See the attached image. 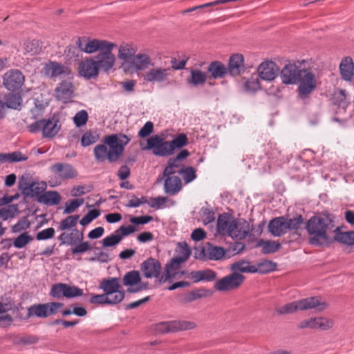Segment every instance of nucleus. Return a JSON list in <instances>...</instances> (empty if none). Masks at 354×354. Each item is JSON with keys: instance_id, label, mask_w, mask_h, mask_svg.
<instances>
[{"instance_id": "f257e3e1", "label": "nucleus", "mask_w": 354, "mask_h": 354, "mask_svg": "<svg viewBox=\"0 0 354 354\" xmlns=\"http://www.w3.org/2000/svg\"><path fill=\"white\" fill-rule=\"evenodd\" d=\"M76 44L80 49L88 54L99 51L93 59L99 71L108 73L115 65V57L112 50L116 45L106 40L93 39L88 40L86 37L78 38Z\"/></svg>"}, {"instance_id": "f03ea898", "label": "nucleus", "mask_w": 354, "mask_h": 354, "mask_svg": "<svg viewBox=\"0 0 354 354\" xmlns=\"http://www.w3.org/2000/svg\"><path fill=\"white\" fill-rule=\"evenodd\" d=\"M130 142V138L124 134H111L104 138L102 144L97 145L93 149L95 158L98 162L108 160L116 162L122 155L124 146Z\"/></svg>"}, {"instance_id": "7ed1b4c3", "label": "nucleus", "mask_w": 354, "mask_h": 354, "mask_svg": "<svg viewBox=\"0 0 354 354\" xmlns=\"http://www.w3.org/2000/svg\"><path fill=\"white\" fill-rule=\"evenodd\" d=\"M330 215L313 216L306 223L308 243L315 246L328 245L331 242L328 232L334 227Z\"/></svg>"}, {"instance_id": "20e7f679", "label": "nucleus", "mask_w": 354, "mask_h": 354, "mask_svg": "<svg viewBox=\"0 0 354 354\" xmlns=\"http://www.w3.org/2000/svg\"><path fill=\"white\" fill-rule=\"evenodd\" d=\"M120 279L111 277L103 279L100 284V288L103 294L91 295L89 302L94 305H115L120 303L125 296V292L121 290Z\"/></svg>"}, {"instance_id": "39448f33", "label": "nucleus", "mask_w": 354, "mask_h": 354, "mask_svg": "<svg viewBox=\"0 0 354 354\" xmlns=\"http://www.w3.org/2000/svg\"><path fill=\"white\" fill-rule=\"evenodd\" d=\"M60 245H67L74 246L71 248L73 254H83L91 250V245L88 241H83L84 234L74 228L70 232H62L59 236Z\"/></svg>"}, {"instance_id": "423d86ee", "label": "nucleus", "mask_w": 354, "mask_h": 354, "mask_svg": "<svg viewBox=\"0 0 354 354\" xmlns=\"http://www.w3.org/2000/svg\"><path fill=\"white\" fill-rule=\"evenodd\" d=\"M142 150H150L152 153L158 157H169L174 155L173 148L169 141L165 140L164 137L159 135H154L147 140V145L142 147Z\"/></svg>"}, {"instance_id": "0eeeda50", "label": "nucleus", "mask_w": 354, "mask_h": 354, "mask_svg": "<svg viewBox=\"0 0 354 354\" xmlns=\"http://www.w3.org/2000/svg\"><path fill=\"white\" fill-rule=\"evenodd\" d=\"M60 127L58 118L52 117L48 120L43 119L33 122L28 126V129L31 133L41 131L45 138H53L57 134Z\"/></svg>"}, {"instance_id": "6e6552de", "label": "nucleus", "mask_w": 354, "mask_h": 354, "mask_svg": "<svg viewBox=\"0 0 354 354\" xmlns=\"http://www.w3.org/2000/svg\"><path fill=\"white\" fill-rule=\"evenodd\" d=\"M298 82L297 98L301 100H306L310 97L317 87L315 75L309 71L303 70Z\"/></svg>"}, {"instance_id": "1a4fd4ad", "label": "nucleus", "mask_w": 354, "mask_h": 354, "mask_svg": "<svg viewBox=\"0 0 354 354\" xmlns=\"http://www.w3.org/2000/svg\"><path fill=\"white\" fill-rule=\"evenodd\" d=\"M63 306L64 304L59 302L33 304L27 309V317L46 318L56 314Z\"/></svg>"}, {"instance_id": "9d476101", "label": "nucleus", "mask_w": 354, "mask_h": 354, "mask_svg": "<svg viewBox=\"0 0 354 354\" xmlns=\"http://www.w3.org/2000/svg\"><path fill=\"white\" fill-rule=\"evenodd\" d=\"M245 280L241 273L232 272L216 281L214 288L219 292H229L239 288Z\"/></svg>"}, {"instance_id": "9b49d317", "label": "nucleus", "mask_w": 354, "mask_h": 354, "mask_svg": "<svg viewBox=\"0 0 354 354\" xmlns=\"http://www.w3.org/2000/svg\"><path fill=\"white\" fill-rule=\"evenodd\" d=\"M49 295L56 299H59L62 297L74 298L82 296L83 290L67 283H58L52 286Z\"/></svg>"}, {"instance_id": "f8f14e48", "label": "nucleus", "mask_w": 354, "mask_h": 354, "mask_svg": "<svg viewBox=\"0 0 354 354\" xmlns=\"http://www.w3.org/2000/svg\"><path fill=\"white\" fill-rule=\"evenodd\" d=\"M45 75L51 79H73L71 70L66 66L57 62L50 61L44 65Z\"/></svg>"}, {"instance_id": "ddd939ff", "label": "nucleus", "mask_w": 354, "mask_h": 354, "mask_svg": "<svg viewBox=\"0 0 354 354\" xmlns=\"http://www.w3.org/2000/svg\"><path fill=\"white\" fill-rule=\"evenodd\" d=\"M196 324L190 321L174 320L160 322L156 324V330L160 333L176 332L178 330H189L194 328Z\"/></svg>"}, {"instance_id": "4468645a", "label": "nucleus", "mask_w": 354, "mask_h": 354, "mask_svg": "<svg viewBox=\"0 0 354 354\" xmlns=\"http://www.w3.org/2000/svg\"><path fill=\"white\" fill-rule=\"evenodd\" d=\"M334 326V321L326 317H316L301 321L297 327L300 329L327 330Z\"/></svg>"}, {"instance_id": "2eb2a0df", "label": "nucleus", "mask_w": 354, "mask_h": 354, "mask_svg": "<svg viewBox=\"0 0 354 354\" xmlns=\"http://www.w3.org/2000/svg\"><path fill=\"white\" fill-rule=\"evenodd\" d=\"M190 155L187 149L180 151L175 157L170 158L163 171V176H172L175 174H180L184 167V160Z\"/></svg>"}, {"instance_id": "dca6fc26", "label": "nucleus", "mask_w": 354, "mask_h": 354, "mask_svg": "<svg viewBox=\"0 0 354 354\" xmlns=\"http://www.w3.org/2000/svg\"><path fill=\"white\" fill-rule=\"evenodd\" d=\"M123 284L128 287L127 292L130 293L138 292L147 288L148 283H142L140 272L132 270L127 272L123 277Z\"/></svg>"}, {"instance_id": "f3484780", "label": "nucleus", "mask_w": 354, "mask_h": 354, "mask_svg": "<svg viewBox=\"0 0 354 354\" xmlns=\"http://www.w3.org/2000/svg\"><path fill=\"white\" fill-rule=\"evenodd\" d=\"M51 172L59 183L75 178L77 176V171L68 163L58 162L50 167Z\"/></svg>"}, {"instance_id": "a211bd4d", "label": "nucleus", "mask_w": 354, "mask_h": 354, "mask_svg": "<svg viewBox=\"0 0 354 354\" xmlns=\"http://www.w3.org/2000/svg\"><path fill=\"white\" fill-rule=\"evenodd\" d=\"M171 73L169 68L155 67L147 71L143 79L147 82L165 84L168 82Z\"/></svg>"}, {"instance_id": "6ab92c4d", "label": "nucleus", "mask_w": 354, "mask_h": 354, "mask_svg": "<svg viewBox=\"0 0 354 354\" xmlns=\"http://www.w3.org/2000/svg\"><path fill=\"white\" fill-rule=\"evenodd\" d=\"M5 87L12 91H17L24 84L25 77L23 73L17 69H11L7 71L3 76Z\"/></svg>"}, {"instance_id": "aec40b11", "label": "nucleus", "mask_w": 354, "mask_h": 354, "mask_svg": "<svg viewBox=\"0 0 354 354\" xmlns=\"http://www.w3.org/2000/svg\"><path fill=\"white\" fill-rule=\"evenodd\" d=\"M303 73L299 66L295 64H286L280 72L281 82L285 84H296Z\"/></svg>"}, {"instance_id": "412c9836", "label": "nucleus", "mask_w": 354, "mask_h": 354, "mask_svg": "<svg viewBox=\"0 0 354 354\" xmlns=\"http://www.w3.org/2000/svg\"><path fill=\"white\" fill-rule=\"evenodd\" d=\"M140 270L146 278H156L158 281V279L161 276L162 266L157 259L149 258L142 263Z\"/></svg>"}, {"instance_id": "4be33fe9", "label": "nucleus", "mask_w": 354, "mask_h": 354, "mask_svg": "<svg viewBox=\"0 0 354 354\" xmlns=\"http://www.w3.org/2000/svg\"><path fill=\"white\" fill-rule=\"evenodd\" d=\"M251 231V227L248 222L244 219H238L234 221L229 236L232 239L238 240L244 239Z\"/></svg>"}, {"instance_id": "5701e85b", "label": "nucleus", "mask_w": 354, "mask_h": 354, "mask_svg": "<svg viewBox=\"0 0 354 354\" xmlns=\"http://www.w3.org/2000/svg\"><path fill=\"white\" fill-rule=\"evenodd\" d=\"M71 80L72 79H66L55 88L57 98L64 103L70 102L73 97L74 86Z\"/></svg>"}, {"instance_id": "b1692460", "label": "nucleus", "mask_w": 354, "mask_h": 354, "mask_svg": "<svg viewBox=\"0 0 354 354\" xmlns=\"http://www.w3.org/2000/svg\"><path fill=\"white\" fill-rule=\"evenodd\" d=\"M300 310L315 309L321 312L328 308V304L320 297H310L299 299Z\"/></svg>"}, {"instance_id": "393cba45", "label": "nucleus", "mask_w": 354, "mask_h": 354, "mask_svg": "<svg viewBox=\"0 0 354 354\" xmlns=\"http://www.w3.org/2000/svg\"><path fill=\"white\" fill-rule=\"evenodd\" d=\"M279 67L273 62H265L261 63L257 69L259 76L266 81L274 80L279 73Z\"/></svg>"}, {"instance_id": "a878e982", "label": "nucleus", "mask_w": 354, "mask_h": 354, "mask_svg": "<svg viewBox=\"0 0 354 354\" xmlns=\"http://www.w3.org/2000/svg\"><path fill=\"white\" fill-rule=\"evenodd\" d=\"M99 72L93 58L86 59L80 63L79 73L80 75L86 79L95 77Z\"/></svg>"}, {"instance_id": "bb28decb", "label": "nucleus", "mask_w": 354, "mask_h": 354, "mask_svg": "<svg viewBox=\"0 0 354 354\" xmlns=\"http://www.w3.org/2000/svg\"><path fill=\"white\" fill-rule=\"evenodd\" d=\"M227 72L232 76L241 75L245 71L244 57L241 54L232 55L229 60Z\"/></svg>"}, {"instance_id": "cd10ccee", "label": "nucleus", "mask_w": 354, "mask_h": 354, "mask_svg": "<svg viewBox=\"0 0 354 354\" xmlns=\"http://www.w3.org/2000/svg\"><path fill=\"white\" fill-rule=\"evenodd\" d=\"M183 263L175 261V257L172 258L166 265L165 272L158 279V282L160 283L170 282L176 275L177 271Z\"/></svg>"}, {"instance_id": "c85d7f7f", "label": "nucleus", "mask_w": 354, "mask_h": 354, "mask_svg": "<svg viewBox=\"0 0 354 354\" xmlns=\"http://www.w3.org/2000/svg\"><path fill=\"white\" fill-rule=\"evenodd\" d=\"M187 278L194 283L200 281H212L216 278V273L210 269L192 271L187 275Z\"/></svg>"}, {"instance_id": "c756f323", "label": "nucleus", "mask_w": 354, "mask_h": 354, "mask_svg": "<svg viewBox=\"0 0 354 354\" xmlns=\"http://www.w3.org/2000/svg\"><path fill=\"white\" fill-rule=\"evenodd\" d=\"M165 178L164 183L165 192L173 196L178 194L182 189L181 179L178 176H163Z\"/></svg>"}, {"instance_id": "7c9ffc66", "label": "nucleus", "mask_w": 354, "mask_h": 354, "mask_svg": "<svg viewBox=\"0 0 354 354\" xmlns=\"http://www.w3.org/2000/svg\"><path fill=\"white\" fill-rule=\"evenodd\" d=\"M269 232L274 236H280L288 232L286 217L279 216L271 220L268 225Z\"/></svg>"}, {"instance_id": "2f4dec72", "label": "nucleus", "mask_w": 354, "mask_h": 354, "mask_svg": "<svg viewBox=\"0 0 354 354\" xmlns=\"http://www.w3.org/2000/svg\"><path fill=\"white\" fill-rule=\"evenodd\" d=\"M333 232L335 241L346 245H354V231L342 232L341 227H337Z\"/></svg>"}, {"instance_id": "473e14b6", "label": "nucleus", "mask_w": 354, "mask_h": 354, "mask_svg": "<svg viewBox=\"0 0 354 354\" xmlns=\"http://www.w3.org/2000/svg\"><path fill=\"white\" fill-rule=\"evenodd\" d=\"M340 74L345 81H351L353 76L354 63L350 57H346L339 64Z\"/></svg>"}, {"instance_id": "72a5a7b5", "label": "nucleus", "mask_w": 354, "mask_h": 354, "mask_svg": "<svg viewBox=\"0 0 354 354\" xmlns=\"http://www.w3.org/2000/svg\"><path fill=\"white\" fill-rule=\"evenodd\" d=\"M230 270L233 272L257 273L254 265H252L248 260L241 259L230 265Z\"/></svg>"}, {"instance_id": "f704fd0d", "label": "nucleus", "mask_w": 354, "mask_h": 354, "mask_svg": "<svg viewBox=\"0 0 354 354\" xmlns=\"http://www.w3.org/2000/svg\"><path fill=\"white\" fill-rule=\"evenodd\" d=\"M207 71L210 74L209 78H223L228 73L227 67L221 62L214 61L209 64Z\"/></svg>"}, {"instance_id": "c9c22d12", "label": "nucleus", "mask_w": 354, "mask_h": 354, "mask_svg": "<svg viewBox=\"0 0 354 354\" xmlns=\"http://www.w3.org/2000/svg\"><path fill=\"white\" fill-rule=\"evenodd\" d=\"M37 201L48 206L57 205L61 201V196L56 191H48L40 195Z\"/></svg>"}, {"instance_id": "e433bc0d", "label": "nucleus", "mask_w": 354, "mask_h": 354, "mask_svg": "<svg viewBox=\"0 0 354 354\" xmlns=\"http://www.w3.org/2000/svg\"><path fill=\"white\" fill-rule=\"evenodd\" d=\"M234 221L236 220L230 218L227 214L219 215L217 220V231L221 234L229 235Z\"/></svg>"}, {"instance_id": "4c0bfd02", "label": "nucleus", "mask_w": 354, "mask_h": 354, "mask_svg": "<svg viewBox=\"0 0 354 354\" xmlns=\"http://www.w3.org/2000/svg\"><path fill=\"white\" fill-rule=\"evenodd\" d=\"M133 64L137 71L145 70L152 64L149 55L145 53L135 55L133 57Z\"/></svg>"}, {"instance_id": "58836bf2", "label": "nucleus", "mask_w": 354, "mask_h": 354, "mask_svg": "<svg viewBox=\"0 0 354 354\" xmlns=\"http://www.w3.org/2000/svg\"><path fill=\"white\" fill-rule=\"evenodd\" d=\"M207 78L206 73L199 69H193L190 72V77L187 79V82L194 86L203 85Z\"/></svg>"}, {"instance_id": "ea45409f", "label": "nucleus", "mask_w": 354, "mask_h": 354, "mask_svg": "<svg viewBox=\"0 0 354 354\" xmlns=\"http://www.w3.org/2000/svg\"><path fill=\"white\" fill-rule=\"evenodd\" d=\"M175 261L185 262L191 255V250L186 242L178 243L176 249Z\"/></svg>"}, {"instance_id": "a19ab883", "label": "nucleus", "mask_w": 354, "mask_h": 354, "mask_svg": "<svg viewBox=\"0 0 354 354\" xmlns=\"http://www.w3.org/2000/svg\"><path fill=\"white\" fill-rule=\"evenodd\" d=\"M47 185L44 181L32 182L29 186L28 190L26 192L25 196L30 197L39 196L44 194L46 189Z\"/></svg>"}, {"instance_id": "79ce46f5", "label": "nucleus", "mask_w": 354, "mask_h": 354, "mask_svg": "<svg viewBox=\"0 0 354 354\" xmlns=\"http://www.w3.org/2000/svg\"><path fill=\"white\" fill-rule=\"evenodd\" d=\"M27 159L28 157L19 151L8 153H0V162L2 163L21 162Z\"/></svg>"}, {"instance_id": "37998d69", "label": "nucleus", "mask_w": 354, "mask_h": 354, "mask_svg": "<svg viewBox=\"0 0 354 354\" xmlns=\"http://www.w3.org/2000/svg\"><path fill=\"white\" fill-rule=\"evenodd\" d=\"M136 50V48L133 44H123L119 48L118 57L120 59L127 61L134 56Z\"/></svg>"}, {"instance_id": "c03bdc74", "label": "nucleus", "mask_w": 354, "mask_h": 354, "mask_svg": "<svg viewBox=\"0 0 354 354\" xmlns=\"http://www.w3.org/2000/svg\"><path fill=\"white\" fill-rule=\"evenodd\" d=\"M300 310L299 300L288 303L276 308V313L279 315H289Z\"/></svg>"}, {"instance_id": "a18cd8bd", "label": "nucleus", "mask_w": 354, "mask_h": 354, "mask_svg": "<svg viewBox=\"0 0 354 354\" xmlns=\"http://www.w3.org/2000/svg\"><path fill=\"white\" fill-rule=\"evenodd\" d=\"M257 245L262 248L263 254L274 253L281 248L280 243L275 241L260 240L258 241Z\"/></svg>"}, {"instance_id": "49530a36", "label": "nucleus", "mask_w": 354, "mask_h": 354, "mask_svg": "<svg viewBox=\"0 0 354 354\" xmlns=\"http://www.w3.org/2000/svg\"><path fill=\"white\" fill-rule=\"evenodd\" d=\"M80 218L79 215H71L68 216L64 219L62 220L57 227L59 231H64L69 229H74Z\"/></svg>"}, {"instance_id": "de8ad7c7", "label": "nucleus", "mask_w": 354, "mask_h": 354, "mask_svg": "<svg viewBox=\"0 0 354 354\" xmlns=\"http://www.w3.org/2000/svg\"><path fill=\"white\" fill-rule=\"evenodd\" d=\"M24 53L30 55L39 54L41 50V44L39 40L27 41L24 44Z\"/></svg>"}, {"instance_id": "09e8293b", "label": "nucleus", "mask_w": 354, "mask_h": 354, "mask_svg": "<svg viewBox=\"0 0 354 354\" xmlns=\"http://www.w3.org/2000/svg\"><path fill=\"white\" fill-rule=\"evenodd\" d=\"M255 268L257 269V273L266 274L275 270L277 263L270 260H263L259 262L255 266Z\"/></svg>"}, {"instance_id": "8fccbe9b", "label": "nucleus", "mask_w": 354, "mask_h": 354, "mask_svg": "<svg viewBox=\"0 0 354 354\" xmlns=\"http://www.w3.org/2000/svg\"><path fill=\"white\" fill-rule=\"evenodd\" d=\"M169 143L173 148V153H174L176 150L180 149L187 145L188 138L186 134L183 133H179L174 137L172 140H170Z\"/></svg>"}, {"instance_id": "3c124183", "label": "nucleus", "mask_w": 354, "mask_h": 354, "mask_svg": "<svg viewBox=\"0 0 354 354\" xmlns=\"http://www.w3.org/2000/svg\"><path fill=\"white\" fill-rule=\"evenodd\" d=\"M33 240V238L28 232H24L18 236L13 241V245L16 248H24Z\"/></svg>"}, {"instance_id": "603ef678", "label": "nucleus", "mask_w": 354, "mask_h": 354, "mask_svg": "<svg viewBox=\"0 0 354 354\" xmlns=\"http://www.w3.org/2000/svg\"><path fill=\"white\" fill-rule=\"evenodd\" d=\"M21 97L17 94H10L7 96L6 105L7 107L13 109H20L21 105Z\"/></svg>"}, {"instance_id": "864d4df0", "label": "nucleus", "mask_w": 354, "mask_h": 354, "mask_svg": "<svg viewBox=\"0 0 354 354\" xmlns=\"http://www.w3.org/2000/svg\"><path fill=\"white\" fill-rule=\"evenodd\" d=\"M122 241L121 236L115 231L113 234L106 236L102 240V245L104 248L113 247L119 244Z\"/></svg>"}, {"instance_id": "5fc2aeb1", "label": "nucleus", "mask_w": 354, "mask_h": 354, "mask_svg": "<svg viewBox=\"0 0 354 354\" xmlns=\"http://www.w3.org/2000/svg\"><path fill=\"white\" fill-rule=\"evenodd\" d=\"M180 175L182 176L185 183L188 184L196 179V169L192 167H186L184 165Z\"/></svg>"}, {"instance_id": "6e6d98bb", "label": "nucleus", "mask_w": 354, "mask_h": 354, "mask_svg": "<svg viewBox=\"0 0 354 354\" xmlns=\"http://www.w3.org/2000/svg\"><path fill=\"white\" fill-rule=\"evenodd\" d=\"M84 203L83 198H76L66 203L64 209V214H70L74 212L78 207Z\"/></svg>"}, {"instance_id": "4d7b16f0", "label": "nucleus", "mask_w": 354, "mask_h": 354, "mask_svg": "<svg viewBox=\"0 0 354 354\" xmlns=\"http://www.w3.org/2000/svg\"><path fill=\"white\" fill-rule=\"evenodd\" d=\"M88 119V114L86 110H81L75 113L73 120L77 127L85 125Z\"/></svg>"}, {"instance_id": "13d9d810", "label": "nucleus", "mask_w": 354, "mask_h": 354, "mask_svg": "<svg viewBox=\"0 0 354 354\" xmlns=\"http://www.w3.org/2000/svg\"><path fill=\"white\" fill-rule=\"evenodd\" d=\"M225 254V250L221 247L209 248L207 250V257L211 260L221 259Z\"/></svg>"}, {"instance_id": "bf43d9fd", "label": "nucleus", "mask_w": 354, "mask_h": 354, "mask_svg": "<svg viewBox=\"0 0 354 354\" xmlns=\"http://www.w3.org/2000/svg\"><path fill=\"white\" fill-rule=\"evenodd\" d=\"M98 140V135L91 131L85 132L81 138V145L83 147H88L94 144Z\"/></svg>"}, {"instance_id": "052dcab7", "label": "nucleus", "mask_w": 354, "mask_h": 354, "mask_svg": "<svg viewBox=\"0 0 354 354\" xmlns=\"http://www.w3.org/2000/svg\"><path fill=\"white\" fill-rule=\"evenodd\" d=\"M286 223L288 232L297 230L300 227L301 223H303V218L301 215L292 218H286Z\"/></svg>"}, {"instance_id": "680f3d73", "label": "nucleus", "mask_w": 354, "mask_h": 354, "mask_svg": "<svg viewBox=\"0 0 354 354\" xmlns=\"http://www.w3.org/2000/svg\"><path fill=\"white\" fill-rule=\"evenodd\" d=\"M100 214V212L97 209L91 210L80 220V223L83 226H86L97 218Z\"/></svg>"}, {"instance_id": "e2e57ef3", "label": "nucleus", "mask_w": 354, "mask_h": 354, "mask_svg": "<svg viewBox=\"0 0 354 354\" xmlns=\"http://www.w3.org/2000/svg\"><path fill=\"white\" fill-rule=\"evenodd\" d=\"M201 219L204 225L212 223L215 220V214L208 208H202Z\"/></svg>"}, {"instance_id": "0e129e2a", "label": "nucleus", "mask_w": 354, "mask_h": 354, "mask_svg": "<svg viewBox=\"0 0 354 354\" xmlns=\"http://www.w3.org/2000/svg\"><path fill=\"white\" fill-rule=\"evenodd\" d=\"M17 211V207L13 205H10L7 208H1L0 209V217L3 220L6 221L10 218L14 217Z\"/></svg>"}, {"instance_id": "69168bd1", "label": "nucleus", "mask_w": 354, "mask_h": 354, "mask_svg": "<svg viewBox=\"0 0 354 354\" xmlns=\"http://www.w3.org/2000/svg\"><path fill=\"white\" fill-rule=\"evenodd\" d=\"M55 231L53 227H48L39 232L36 235V239L38 241L47 240L52 239L55 235Z\"/></svg>"}, {"instance_id": "338daca9", "label": "nucleus", "mask_w": 354, "mask_h": 354, "mask_svg": "<svg viewBox=\"0 0 354 354\" xmlns=\"http://www.w3.org/2000/svg\"><path fill=\"white\" fill-rule=\"evenodd\" d=\"M147 199L145 196L138 198L134 195H132L128 201V203L126 205L129 207H137L141 205L147 203Z\"/></svg>"}, {"instance_id": "774afa93", "label": "nucleus", "mask_w": 354, "mask_h": 354, "mask_svg": "<svg viewBox=\"0 0 354 354\" xmlns=\"http://www.w3.org/2000/svg\"><path fill=\"white\" fill-rule=\"evenodd\" d=\"M30 227V223L28 220L24 218L19 220L15 225L12 227V232L14 233H18L26 230Z\"/></svg>"}]
</instances>
